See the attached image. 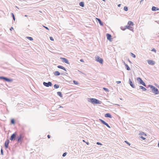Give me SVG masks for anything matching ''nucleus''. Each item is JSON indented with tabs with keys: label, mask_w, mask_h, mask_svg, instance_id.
Returning <instances> with one entry per match:
<instances>
[{
	"label": "nucleus",
	"mask_w": 159,
	"mask_h": 159,
	"mask_svg": "<svg viewBox=\"0 0 159 159\" xmlns=\"http://www.w3.org/2000/svg\"><path fill=\"white\" fill-rule=\"evenodd\" d=\"M87 101L93 104H101L102 102L101 101L94 98H88Z\"/></svg>",
	"instance_id": "nucleus-1"
},
{
	"label": "nucleus",
	"mask_w": 159,
	"mask_h": 159,
	"mask_svg": "<svg viewBox=\"0 0 159 159\" xmlns=\"http://www.w3.org/2000/svg\"><path fill=\"white\" fill-rule=\"evenodd\" d=\"M148 88H150L152 92L155 95H157L159 94V91L158 89L152 85H148Z\"/></svg>",
	"instance_id": "nucleus-2"
},
{
	"label": "nucleus",
	"mask_w": 159,
	"mask_h": 159,
	"mask_svg": "<svg viewBox=\"0 0 159 159\" xmlns=\"http://www.w3.org/2000/svg\"><path fill=\"white\" fill-rule=\"evenodd\" d=\"M24 136L22 133H20L19 136H16V140L18 143H21L23 140Z\"/></svg>",
	"instance_id": "nucleus-3"
},
{
	"label": "nucleus",
	"mask_w": 159,
	"mask_h": 159,
	"mask_svg": "<svg viewBox=\"0 0 159 159\" xmlns=\"http://www.w3.org/2000/svg\"><path fill=\"white\" fill-rule=\"evenodd\" d=\"M17 135V134L16 132L13 133L12 134L10 137V140L11 141L15 140L16 139Z\"/></svg>",
	"instance_id": "nucleus-4"
},
{
	"label": "nucleus",
	"mask_w": 159,
	"mask_h": 159,
	"mask_svg": "<svg viewBox=\"0 0 159 159\" xmlns=\"http://www.w3.org/2000/svg\"><path fill=\"white\" fill-rule=\"evenodd\" d=\"M96 61L97 62H99L101 64H102L103 62V60L102 58H100L99 56H98L96 58Z\"/></svg>",
	"instance_id": "nucleus-5"
},
{
	"label": "nucleus",
	"mask_w": 159,
	"mask_h": 159,
	"mask_svg": "<svg viewBox=\"0 0 159 159\" xmlns=\"http://www.w3.org/2000/svg\"><path fill=\"white\" fill-rule=\"evenodd\" d=\"M43 84L44 86L47 87L51 86L52 85L51 82L50 81L48 82V83L44 82H43Z\"/></svg>",
	"instance_id": "nucleus-6"
},
{
	"label": "nucleus",
	"mask_w": 159,
	"mask_h": 159,
	"mask_svg": "<svg viewBox=\"0 0 159 159\" xmlns=\"http://www.w3.org/2000/svg\"><path fill=\"white\" fill-rule=\"evenodd\" d=\"M99 121L101 122L102 124L106 125L107 127L109 128H111L110 126L109 125L108 123H106L105 121L101 119H99Z\"/></svg>",
	"instance_id": "nucleus-7"
},
{
	"label": "nucleus",
	"mask_w": 159,
	"mask_h": 159,
	"mask_svg": "<svg viewBox=\"0 0 159 159\" xmlns=\"http://www.w3.org/2000/svg\"><path fill=\"white\" fill-rule=\"evenodd\" d=\"M139 89H142L143 90V91H145L147 90L149 92H148L149 93H150V94H151V93H150V92H151V91H150L149 89L147 90V89L146 88H145L143 86H139Z\"/></svg>",
	"instance_id": "nucleus-8"
},
{
	"label": "nucleus",
	"mask_w": 159,
	"mask_h": 159,
	"mask_svg": "<svg viewBox=\"0 0 159 159\" xmlns=\"http://www.w3.org/2000/svg\"><path fill=\"white\" fill-rule=\"evenodd\" d=\"M10 143V141L8 139H7L5 142L4 146L6 149L8 147V145Z\"/></svg>",
	"instance_id": "nucleus-9"
},
{
	"label": "nucleus",
	"mask_w": 159,
	"mask_h": 159,
	"mask_svg": "<svg viewBox=\"0 0 159 159\" xmlns=\"http://www.w3.org/2000/svg\"><path fill=\"white\" fill-rule=\"evenodd\" d=\"M139 81V84L143 85L145 86L146 88H148V85L147 86L145 83L143 81V80H138Z\"/></svg>",
	"instance_id": "nucleus-10"
},
{
	"label": "nucleus",
	"mask_w": 159,
	"mask_h": 159,
	"mask_svg": "<svg viewBox=\"0 0 159 159\" xmlns=\"http://www.w3.org/2000/svg\"><path fill=\"white\" fill-rule=\"evenodd\" d=\"M61 59L62 60V61L63 62H65L66 64H70L68 60L67 59L65 58H63V57H61Z\"/></svg>",
	"instance_id": "nucleus-11"
},
{
	"label": "nucleus",
	"mask_w": 159,
	"mask_h": 159,
	"mask_svg": "<svg viewBox=\"0 0 159 159\" xmlns=\"http://www.w3.org/2000/svg\"><path fill=\"white\" fill-rule=\"evenodd\" d=\"M107 40L110 41H111V35L107 33L106 34Z\"/></svg>",
	"instance_id": "nucleus-12"
},
{
	"label": "nucleus",
	"mask_w": 159,
	"mask_h": 159,
	"mask_svg": "<svg viewBox=\"0 0 159 159\" xmlns=\"http://www.w3.org/2000/svg\"><path fill=\"white\" fill-rule=\"evenodd\" d=\"M147 62L149 65H154L155 64V61L151 60H148L147 61Z\"/></svg>",
	"instance_id": "nucleus-13"
},
{
	"label": "nucleus",
	"mask_w": 159,
	"mask_h": 159,
	"mask_svg": "<svg viewBox=\"0 0 159 159\" xmlns=\"http://www.w3.org/2000/svg\"><path fill=\"white\" fill-rule=\"evenodd\" d=\"M96 19L97 21L99 23V24L101 26L103 25V23L100 19L98 18H96Z\"/></svg>",
	"instance_id": "nucleus-14"
},
{
	"label": "nucleus",
	"mask_w": 159,
	"mask_h": 159,
	"mask_svg": "<svg viewBox=\"0 0 159 159\" xmlns=\"http://www.w3.org/2000/svg\"><path fill=\"white\" fill-rule=\"evenodd\" d=\"M125 27H126V29H128L130 30H131L132 31H133V28L132 27H131L130 26L127 25L125 26Z\"/></svg>",
	"instance_id": "nucleus-15"
},
{
	"label": "nucleus",
	"mask_w": 159,
	"mask_h": 159,
	"mask_svg": "<svg viewBox=\"0 0 159 159\" xmlns=\"http://www.w3.org/2000/svg\"><path fill=\"white\" fill-rule=\"evenodd\" d=\"M129 83L132 87L134 88H135V86L134 84H133L131 80H129Z\"/></svg>",
	"instance_id": "nucleus-16"
},
{
	"label": "nucleus",
	"mask_w": 159,
	"mask_h": 159,
	"mask_svg": "<svg viewBox=\"0 0 159 159\" xmlns=\"http://www.w3.org/2000/svg\"><path fill=\"white\" fill-rule=\"evenodd\" d=\"M105 117L109 118H111L112 117L111 115L109 113H107L105 114Z\"/></svg>",
	"instance_id": "nucleus-17"
},
{
	"label": "nucleus",
	"mask_w": 159,
	"mask_h": 159,
	"mask_svg": "<svg viewBox=\"0 0 159 159\" xmlns=\"http://www.w3.org/2000/svg\"><path fill=\"white\" fill-rule=\"evenodd\" d=\"M0 80H12L11 79L7 77L3 76H0Z\"/></svg>",
	"instance_id": "nucleus-18"
},
{
	"label": "nucleus",
	"mask_w": 159,
	"mask_h": 159,
	"mask_svg": "<svg viewBox=\"0 0 159 159\" xmlns=\"http://www.w3.org/2000/svg\"><path fill=\"white\" fill-rule=\"evenodd\" d=\"M152 11H156L159 10V9L157 7L153 6L152 7Z\"/></svg>",
	"instance_id": "nucleus-19"
},
{
	"label": "nucleus",
	"mask_w": 159,
	"mask_h": 159,
	"mask_svg": "<svg viewBox=\"0 0 159 159\" xmlns=\"http://www.w3.org/2000/svg\"><path fill=\"white\" fill-rule=\"evenodd\" d=\"M57 67L58 68L62 69L65 71H66V69L63 66H61L59 65L57 66Z\"/></svg>",
	"instance_id": "nucleus-20"
},
{
	"label": "nucleus",
	"mask_w": 159,
	"mask_h": 159,
	"mask_svg": "<svg viewBox=\"0 0 159 159\" xmlns=\"http://www.w3.org/2000/svg\"><path fill=\"white\" fill-rule=\"evenodd\" d=\"M129 26H133L134 25V24L132 21H129L128 23V25Z\"/></svg>",
	"instance_id": "nucleus-21"
},
{
	"label": "nucleus",
	"mask_w": 159,
	"mask_h": 159,
	"mask_svg": "<svg viewBox=\"0 0 159 159\" xmlns=\"http://www.w3.org/2000/svg\"><path fill=\"white\" fill-rule=\"evenodd\" d=\"M54 74L56 76H58L60 75V73L58 71H55L54 72Z\"/></svg>",
	"instance_id": "nucleus-22"
},
{
	"label": "nucleus",
	"mask_w": 159,
	"mask_h": 159,
	"mask_svg": "<svg viewBox=\"0 0 159 159\" xmlns=\"http://www.w3.org/2000/svg\"><path fill=\"white\" fill-rule=\"evenodd\" d=\"M16 121L14 119H12L11 120V123L12 124L14 125L15 124Z\"/></svg>",
	"instance_id": "nucleus-23"
},
{
	"label": "nucleus",
	"mask_w": 159,
	"mask_h": 159,
	"mask_svg": "<svg viewBox=\"0 0 159 159\" xmlns=\"http://www.w3.org/2000/svg\"><path fill=\"white\" fill-rule=\"evenodd\" d=\"M4 80L7 82V83H6V84L7 86H8V84L9 83L12 82L13 80Z\"/></svg>",
	"instance_id": "nucleus-24"
},
{
	"label": "nucleus",
	"mask_w": 159,
	"mask_h": 159,
	"mask_svg": "<svg viewBox=\"0 0 159 159\" xmlns=\"http://www.w3.org/2000/svg\"><path fill=\"white\" fill-rule=\"evenodd\" d=\"M57 94L58 96H60L61 98H62L63 97L62 93L60 92H58L57 93Z\"/></svg>",
	"instance_id": "nucleus-25"
},
{
	"label": "nucleus",
	"mask_w": 159,
	"mask_h": 159,
	"mask_svg": "<svg viewBox=\"0 0 159 159\" xmlns=\"http://www.w3.org/2000/svg\"><path fill=\"white\" fill-rule=\"evenodd\" d=\"M79 5L81 7H84V2H81L79 3Z\"/></svg>",
	"instance_id": "nucleus-26"
},
{
	"label": "nucleus",
	"mask_w": 159,
	"mask_h": 159,
	"mask_svg": "<svg viewBox=\"0 0 159 159\" xmlns=\"http://www.w3.org/2000/svg\"><path fill=\"white\" fill-rule=\"evenodd\" d=\"M54 88L55 89H57L59 87V85L57 84H55L53 86Z\"/></svg>",
	"instance_id": "nucleus-27"
},
{
	"label": "nucleus",
	"mask_w": 159,
	"mask_h": 159,
	"mask_svg": "<svg viewBox=\"0 0 159 159\" xmlns=\"http://www.w3.org/2000/svg\"><path fill=\"white\" fill-rule=\"evenodd\" d=\"M125 68L127 70H130V67L127 64H125Z\"/></svg>",
	"instance_id": "nucleus-28"
},
{
	"label": "nucleus",
	"mask_w": 159,
	"mask_h": 159,
	"mask_svg": "<svg viewBox=\"0 0 159 159\" xmlns=\"http://www.w3.org/2000/svg\"><path fill=\"white\" fill-rule=\"evenodd\" d=\"M139 134L141 135H144V136H147V134L143 132H141L139 133Z\"/></svg>",
	"instance_id": "nucleus-29"
},
{
	"label": "nucleus",
	"mask_w": 159,
	"mask_h": 159,
	"mask_svg": "<svg viewBox=\"0 0 159 159\" xmlns=\"http://www.w3.org/2000/svg\"><path fill=\"white\" fill-rule=\"evenodd\" d=\"M73 82L74 84L75 85H78L80 84L78 82L76 81L75 80H73Z\"/></svg>",
	"instance_id": "nucleus-30"
},
{
	"label": "nucleus",
	"mask_w": 159,
	"mask_h": 159,
	"mask_svg": "<svg viewBox=\"0 0 159 159\" xmlns=\"http://www.w3.org/2000/svg\"><path fill=\"white\" fill-rule=\"evenodd\" d=\"M26 38L30 41L33 40V38L30 37H26Z\"/></svg>",
	"instance_id": "nucleus-31"
},
{
	"label": "nucleus",
	"mask_w": 159,
	"mask_h": 159,
	"mask_svg": "<svg viewBox=\"0 0 159 159\" xmlns=\"http://www.w3.org/2000/svg\"><path fill=\"white\" fill-rule=\"evenodd\" d=\"M11 15L12 17L13 18V20L14 21H15V16L14 14L13 13H11Z\"/></svg>",
	"instance_id": "nucleus-32"
},
{
	"label": "nucleus",
	"mask_w": 159,
	"mask_h": 159,
	"mask_svg": "<svg viewBox=\"0 0 159 159\" xmlns=\"http://www.w3.org/2000/svg\"><path fill=\"white\" fill-rule=\"evenodd\" d=\"M130 53L131 54V56L133 58H135L136 57V56L135 54L132 52H130Z\"/></svg>",
	"instance_id": "nucleus-33"
},
{
	"label": "nucleus",
	"mask_w": 159,
	"mask_h": 159,
	"mask_svg": "<svg viewBox=\"0 0 159 159\" xmlns=\"http://www.w3.org/2000/svg\"><path fill=\"white\" fill-rule=\"evenodd\" d=\"M103 89L106 92H109V90L107 88L103 87Z\"/></svg>",
	"instance_id": "nucleus-34"
},
{
	"label": "nucleus",
	"mask_w": 159,
	"mask_h": 159,
	"mask_svg": "<svg viewBox=\"0 0 159 159\" xmlns=\"http://www.w3.org/2000/svg\"><path fill=\"white\" fill-rule=\"evenodd\" d=\"M124 10L125 11H127L128 10V7L127 6H125L124 8Z\"/></svg>",
	"instance_id": "nucleus-35"
},
{
	"label": "nucleus",
	"mask_w": 159,
	"mask_h": 159,
	"mask_svg": "<svg viewBox=\"0 0 159 159\" xmlns=\"http://www.w3.org/2000/svg\"><path fill=\"white\" fill-rule=\"evenodd\" d=\"M67 152H64V153L63 154H62V156H63V157H65V156H66V155H67Z\"/></svg>",
	"instance_id": "nucleus-36"
},
{
	"label": "nucleus",
	"mask_w": 159,
	"mask_h": 159,
	"mask_svg": "<svg viewBox=\"0 0 159 159\" xmlns=\"http://www.w3.org/2000/svg\"><path fill=\"white\" fill-rule=\"evenodd\" d=\"M125 143H126L129 146H130V143H129V142H128L127 141H125Z\"/></svg>",
	"instance_id": "nucleus-37"
},
{
	"label": "nucleus",
	"mask_w": 159,
	"mask_h": 159,
	"mask_svg": "<svg viewBox=\"0 0 159 159\" xmlns=\"http://www.w3.org/2000/svg\"><path fill=\"white\" fill-rule=\"evenodd\" d=\"M1 155H3V149L2 148H1Z\"/></svg>",
	"instance_id": "nucleus-38"
},
{
	"label": "nucleus",
	"mask_w": 159,
	"mask_h": 159,
	"mask_svg": "<svg viewBox=\"0 0 159 159\" xmlns=\"http://www.w3.org/2000/svg\"><path fill=\"white\" fill-rule=\"evenodd\" d=\"M140 137L143 140H144L146 139V138L143 137V136H141Z\"/></svg>",
	"instance_id": "nucleus-39"
},
{
	"label": "nucleus",
	"mask_w": 159,
	"mask_h": 159,
	"mask_svg": "<svg viewBox=\"0 0 159 159\" xmlns=\"http://www.w3.org/2000/svg\"><path fill=\"white\" fill-rule=\"evenodd\" d=\"M49 39H50L51 40V41H54V39L52 37H49Z\"/></svg>",
	"instance_id": "nucleus-40"
},
{
	"label": "nucleus",
	"mask_w": 159,
	"mask_h": 159,
	"mask_svg": "<svg viewBox=\"0 0 159 159\" xmlns=\"http://www.w3.org/2000/svg\"><path fill=\"white\" fill-rule=\"evenodd\" d=\"M96 144L97 145H102V144L101 143L99 142H97V143Z\"/></svg>",
	"instance_id": "nucleus-41"
},
{
	"label": "nucleus",
	"mask_w": 159,
	"mask_h": 159,
	"mask_svg": "<svg viewBox=\"0 0 159 159\" xmlns=\"http://www.w3.org/2000/svg\"><path fill=\"white\" fill-rule=\"evenodd\" d=\"M120 28L121 30H125L126 28V27L125 28H123L122 27H120Z\"/></svg>",
	"instance_id": "nucleus-42"
},
{
	"label": "nucleus",
	"mask_w": 159,
	"mask_h": 159,
	"mask_svg": "<svg viewBox=\"0 0 159 159\" xmlns=\"http://www.w3.org/2000/svg\"><path fill=\"white\" fill-rule=\"evenodd\" d=\"M151 51H153V52H156V49H155V48H153L152 50H151Z\"/></svg>",
	"instance_id": "nucleus-43"
},
{
	"label": "nucleus",
	"mask_w": 159,
	"mask_h": 159,
	"mask_svg": "<svg viewBox=\"0 0 159 159\" xmlns=\"http://www.w3.org/2000/svg\"><path fill=\"white\" fill-rule=\"evenodd\" d=\"M43 26L47 30H49V29H48V28L47 27H46V26H44L43 25Z\"/></svg>",
	"instance_id": "nucleus-44"
},
{
	"label": "nucleus",
	"mask_w": 159,
	"mask_h": 159,
	"mask_svg": "<svg viewBox=\"0 0 159 159\" xmlns=\"http://www.w3.org/2000/svg\"><path fill=\"white\" fill-rule=\"evenodd\" d=\"M116 83L117 84H119L120 83H121V82L120 81H116Z\"/></svg>",
	"instance_id": "nucleus-45"
},
{
	"label": "nucleus",
	"mask_w": 159,
	"mask_h": 159,
	"mask_svg": "<svg viewBox=\"0 0 159 159\" xmlns=\"http://www.w3.org/2000/svg\"><path fill=\"white\" fill-rule=\"evenodd\" d=\"M14 30L13 28V27H11L10 29V30L11 31H12V30Z\"/></svg>",
	"instance_id": "nucleus-46"
},
{
	"label": "nucleus",
	"mask_w": 159,
	"mask_h": 159,
	"mask_svg": "<svg viewBox=\"0 0 159 159\" xmlns=\"http://www.w3.org/2000/svg\"><path fill=\"white\" fill-rule=\"evenodd\" d=\"M47 137H48V139H49V138H50V137H51V136H50V135H47Z\"/></svg>",
	"instance_id": "nucleus-47"
},
{
	"label": "nucleus",
	"mask_w": 159,
	"mask_h": 159,
	"mask_svg": "<svg viewBox=\"0 0 159 159\" xmlns=\"http://www.w3.org/2000/svg\"><path fill=\"white\" fill-rule=\"evenodd\" d=\"M136 80H142V79L140 77H137Z\"/></svg>",
	"instance_id": "nucleus-48"
},
{
	"label": "nucleus",
	"mask_w": 159,
	"mask_h": 159,
	"mask_svg": "<svg viewBox=\"0 0 159 159\" xmlns=\"http://www.w3.org/2000/svg\"><path fill=\"white\" fill-rule=\"evenodd\" d=\"M80 61L81 62H84V60H83V59H81L80 60Z\"/></svg>",
	"instance_id": "nucleus-49"
},
{
	"label": "nucleus",
	"mask_w": 159,
	"mask_h": 159,
	"mask_svg": "<svg viewBox=\"0 0 159 159\" xmlns=\"http://www.w3.org/2000/svg\"><path fill=\"white\" fill-rule=\"evenodd\" d=\"M85 143L88 145H89V142H85Z\"/></svg>",
	"instance_id": "nucleus-50"
},
{
	"label": "nucleus",
	"mask_w": 159,
	"mask_h": 159,
	"mask_svg": "<svg viewBox=\"0 0 159 159\" xmlns=\"http://www.w3.org/2000/svg\"><path fill=\"white\" fill-rule=\"evenodd\" d=\"M157 23L159 24V21H155Z\"/></svg>",
	"instance_id": "nucleus-51"
},
{
	"label": "nucleus",
	"mask_w": 159,
	"mask_h": 159,
	"mask_svg": "<svg viewBox=\"0 0 159 159\" xmlns=\"http://www.w3.org/2000/svg\"><path fill=\"white\" fill-rule=\"evenodd\" d=\"M120 6H121V4H119L118 5V7H120Z\"/></svg>",
	"instance_id": "nucleus-52"
},
{
	"label": "nucleus",
	"mask_w": 159,
	"mask_h": 159,
	"mask_svg": "<svg viewBox=\"0 0 159 159\" xmlns=\"http://www.w3.org/2000/svg\"><path fill=\"white\" fill-rule=\"evenodd\" d=\"M66 80V82H68L69 83H70V82H69V81H68V80Z\"/></svg>",
	"instance_id": "nucleus-53"
},
{
	"label": "nucleus",
	"mask_w": 159,
	"mask_h": 159,
	"mask_svg": "<svg viewBox=\"0 0 159 159\" xmlns=\"http://www.w3.org/2000/svg\"><path fill=\"white\" fill-rule=\"evenodd\" d=\"M128 61L130 63H131V61L129 60L128 59Z\"/></svg>",
	"instance_id": "nucleus-54"
},
{
	"label": "nucleus",
	"mask_w": 159,
	"mask_h": 159,
	"mask_svg": "<svg viewBox=\"0 0 159 159\" xmlns=\"http://www.w3.org/2000/svg\"><path fill=\"white\" fill-rule=\"evenodd\" d=\"M143 1V0H141L140 1V3H141Z\"/></svg>",
	"instance_id": "nucleus-55"
},
{
	"label": "nucleus",
	"mask_w": 159,
	"mask_h": 159,
	"mask_svg": "<svg viewBox=\"0 0 159 159\" xmlns=\"http://www.w3.org/2000/svg\"><path fill=\"white\" fill-rule=\"evenodd\" d=\"M124 64L125 66V64H126L125 62H124Z\"/></svg>",
	"instance_id": "nucleus-56"
},
{
	"label": "nucleus",
	"mask_w": 159,
	"mask_h": 159,
	"mask_svg": "<svg viewBox=\"0 0 159 159\" xmlns=\"http://www.w3.org/2000/svg\"><path fill=\"white\" fill-rule=\"evenodd\" d=\"M59 107L60 108H63V107L62 106H60Z\"/></svg>",
	"instance_id": "nucleus-57"
},
{
	"label": "nucleus",
	"mask_w": 159,
	"mask_h": 159,
	"mask_svg": "<svg viewBox=\"0 0 159 159\" xmlns=\"http://www.w3.org/2000/svg\"><path fill=\"white\" fill-rule=\"evenodd\" d=\"M158 147L159 148V143H158Z\"/></svg>",
	"instance_id": "nucleus-58"
},
{
	"label": "nucleus",
	"mask_w": 159,
	"mask_h": 159,
	"mask_svg": "<svg viewBox=\"0 0 159 159\" xmlns=\"http://www.w3.org/2000/svg\"><path fill=\"white\" fill-rule=\"evenodd\" d=\"M83 142H85H85H86L84 140H83Z\"/></svg>",
	"instance_id": "nucleus-59"
},
{
	"label": "nucleus",
	"mask_w": 159,
	"mask_h": 159,
	"mask_svg": "<svg viewBox=\"0 0 159 159\" xmlns=\"http://www.w3.org/2000/svg\"><path fill=\"white\" fill-rule=\"evenodd\" d=\"M25 16H26V17L27 16V15H25Z\"/></svg>",
	"instance_id": "nucleus-60"
},
{
	"label": "nucleus",
	"mask_w": 159,
	"mask_h": 159,
	"mask_svg": "<svg viewBox=\"0 0 159 159\" xmlns=\"http://www.w3.org/2000/svg\"><path fill=\"white\" fill-rule=\"evenodd\" d=\"M61 74H63V73H61Z\"/></svg>",
	"instance_id": "nucleus-61"
}]
</instances>
